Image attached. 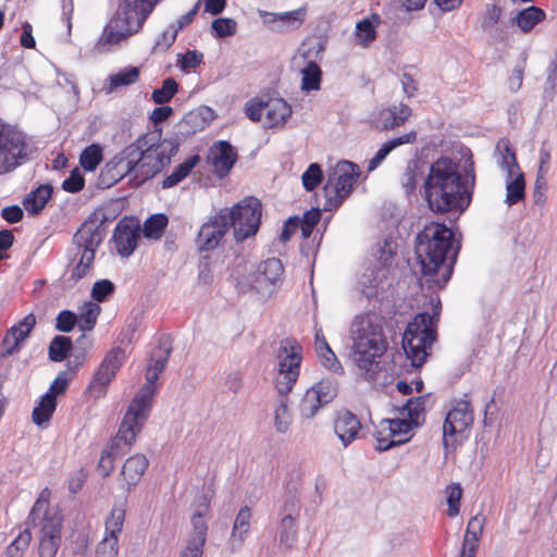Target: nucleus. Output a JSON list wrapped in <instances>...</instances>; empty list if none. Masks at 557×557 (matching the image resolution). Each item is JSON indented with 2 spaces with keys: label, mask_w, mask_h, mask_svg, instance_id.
Instances as JSON below:
<instances>
[{
  "label": "nucleus",
  "mask_w": 557,
  "mask_h": 557,
  "mask_svg": "<svg viewBox=\"0 0 557 557\" xmlns=\"http://www.w3.org/2000/svg\"><path fill=\"white\" fill-rule=\"evenodd\" d=\"M351 360L368 379L383 385L391 384L401 375L403 356H392V367L380 368L388 343L379 317L372 313L357 315L350 326Z\"/></svg>",
  "instance_id": "1"
},
{
  "label": "nucleus",
  "mask_w": 557,
  "mask_h": 557,
  "mask_svg": "<svg viewBox=\"0 0 557 557\" xmlns=\"http://www.w3.org/2000/svg\"><path fill=\"white\" fill-rule=\"evenodd\" d=\"M457 253L453 231L444 224L425 225L417 236L416 257L421 273L436 288L449 281Z\"/></svg>",
  "instance_id": "2"
},
{
  "label": "nucleus",
  "mask_w": 557,
  "mask_h": 557,
  "mask_svg": "<svg viewBox=\"0 0 557 557\" xmlns=\"http://www.w3.org/2000/svg\"><path fill=\"white\" fill-rule=\"evenodd\" d=\"M424 193L434 212L465 211L471 202V193L467 183L462 182L458 163L447 157L431 164Z\"/></svg>",
  "instance_id": "3"
},
{
  "label": "nucleus",
  "mask_w": 557,
  "mask_h": 557,
  "mask_svg": "<svg viewBox=\"0 0 557 557\" xmlns=\"http://www.w3.org/2000/svg\"><path fill=\"white\" fill-rule=\"evenodd\" d=\"M170 352L171 349L165 345H159L152 350L146 371V382L127 407L119 428V440H123L127 444L136 442L150 416L158 389L157 381L168 363Z\"/></svg>",
  "instance_id": "4"
},
{
  "label": "nucleus",
  "mask_w": 557,
  "mask_h": 557,
  "mask_svg": "<svg viewBox=\"0 0 557 557\" xmlns=\"http://www.w3.org/2000/svg\"><path fill=\"white\" fill-rule=\"evenodd\" d=\"M424 405L422 396L410 398L399 409V418L381 420L375 431V448L385 451L409 442L424 422Z\"/></svg>",
  "instance_id": "5"
},
{
  "label": "nucleus",
  "mask_w": 557,
  "mask_h": 557,
  "mask_svg": "<svg viewBox=\"0 0 557 557\" xmlns=\"http://www.w3.org/2000/svg\"><path fill=\"white\" fill-rule=\"evenodd\" d=\"M433 313H418L403 334V349L411 366L420 368L430 355L435 341V322L440 315V299H431Z\"/></svg>",
  "instance_id": "6"
},
{
  "label": "nucleus",
  "mask_w": 557,
  "mask_h": 557,
  "mask_svg": "<svg viewBox=\"0 0 557 557\" xmlns=\"http://www.w3.org/2000/svg\"><path fill=\"white\" fill-rule=\"evenodd\" d=\"M131 147L137 154L136 180L145 182L159 173L171 160L177 148L170 141H160L154 133L139 136Z\"/></svg>",
  "instance_id": "7"
},
{
  "label": "nucleus",
  "mask_w": 557,
  "mask_h": 557,
  "mask_svg": "<svg viewBox=\"0 0 557 557\" xmlns=\"http://www.w3.org/2000/svg\"><path fill=\"white\" fill-rule=\"evenodd\" d=\"M104 222L96 214L90 215L79 226L73 237V244L75 247V257L79 260L77 264L72 269L71 277L74 281L83 278L90 270L96 250L104 239Z\"/></svg>",
  "instance_id": "8"
},
{
  "label": "nucleus",
  "mask_w": 557,
  "mask_h": 557,
  "mask_svg": "<svg viewBox=\"0 0 557 557\" xmlns=\"http://www.w3.org/2000/svg\"><path fill=\"white\" fill-rule=\"evenodd\" d=\"M359 176L358 166L349 161L338 162L329 173L323 187L325 202L324 211L337 209L349 196Z\"/></svg>",
  "instance_id": "9"
},
{
  "label": "nucleus",
  "mask_w": 557,
  "mask_h": 557,
  "mask_svg": "<svg viewBox=\"0 0 557 557\" xmlns=\"http://www.w3.org/2000/svg\"><path fill=\"white\" fill-rule=\"evenodd\" d=\"M394 256L395 245L393 242L383 240L377 244L375 258L379 264L366 269L358 280V288L367 298L375 296L377 289L388 283Z\"/></svg>",
  "instance_id": "10"
},
{
  "label": "nucleus",
  "mask_w": 557,
  "mask_h": 557,
  "mask_svg": "<svg viewBox=\"0 0 557 557\" xmlns=\"http://www.w3.org/2000/svg\"><path fill=\"white\" fill-rule=\"evenodd\" d=\"M33 150L25 134L0 122V175L25 163Z\"/></svg>",
  "instance_id": "11"
},
{
  "label": "nucleus",
  "mask_w": 557,
  "mask_h": 557,
  "mask_svg": "<svg viewBox=\"0 0 557 557\" xmlns=\"http://www.w3.org/2000/svg\"><path fill=\"white\" fill-rule=\"evenodd\" d=\"M302 359V347L295 339L282 341L277 351V371L274 379L281 395L288 394L296 384Z\"/></svg>",
  "instance_id": "12"
},
{
  "label": "nucleus",
  "mask_w": 557,
  "mask_h": 557,
  "mask_svg": "<svg viewBox=\"0 0 557 557\" xmlns=\"http://www.w3.org/2000/svg\"><path fill=\"white\" fill-rule=\"evenodd\" d=\"M159 0H123L107 25L122 32L126 39L137 34Z\"/></svg>",
  "instance_id": "13"
},
{
  "label": "nucleus",
  "mask_w": 557,
  "mask_h": 557,
  "mask_svg": "<svg viewBox=\"0 0 557 557\" xmlns=\"http://www.w3.org/2000/svg\"><path fill=\"white\" fill-rule=\"evenodd\" d=\"M225 210L226 216H228L227 223L233 226L234 236L237 242H243L258 232L262 208L257 198H246L231 210Z\"/></svg>",
  "instance_id": "14"
},
{
  "label": "nucleus",
  "mask_w": 557,
  "mask_h": 557,
  "mask_svg": "<svg viewBox=\"0 0 557 557\" xmlns=\"http://www.w3.org/2000/svg\"><path fill=\"white\" fill-rule=\"evenodd\" d=\"M210 505L211 496L208 494H202L196 498L190 517L191 531L180 557H202L207 541V519L210 513Z\"/></svg>",
  "instance_id": "15"
},
{
  "label": "nucleus",
  "mask_w": 557,
  "mask_h": 557,
  "mask_svg": "<svg viewBox=\"0 0 557 557\" xmlns=\"http://www.w3.org/2000/svg\"><path fill=\"white\" fill-rule=\"evenodd\" d=\"M473 423V413L470 403L457 401L448 411L443 424V444L446 450L455 449L468 437V432Z\"/></svg>",
  "instance_id": "16"
},
{
  "label": "nucleus",
  "mask_w": 557,
  "mask_h": 557,
  "mask_svg": "<svg viewBox=\"0 0 557 557\" xmlns=\"http://www.w3.org/2000/svg\"><path fill=\"white\" fill-rule=\"evenodd\" d=\"M124 361L125 351L121 347H113L107 352L88 385L87 391L90 397L99 399L106 396L109 385L114 380Z\"/></svg>",
  "instance_id": "17"
},
{
  "label": "nucleus",
  "mask_w": 557,
  "mask_h": 557,
  "mask_svg": "<svg viewBox=\"0 0 557 557\" xmlns=\"http://www.w3.org/2000/svg\"><path fill=\"white\" fill-rule=\"evenodd\" d=\"M62 516L47 510L39 524V557H55L62 542Z\"/></svg>",
  "instance_id": "18"
},
{
  "label": "nucleus",
  "mask_w": 557,
  "mask_h": 557,
  "mask_svg": "<svg viewBox=\"0 0 557 557\" xmlns=\"http://www.w3.org/2000/svg\"><path fill=\"white\" fill-rule=\"evenodd\" d=\"M125 522V509L113 507L104 521V535L96 549V557H117L119 541Z\"/></svg>",
  "instance_id": "19"
},
{
  "label": "nucleus",
  "mask_w": 557,
  "mask_h": 557,
  "mask_svg": "<svg viewBox=\"0 0 557 557\" xmlns=\"http://www.w3.org/2000/svg\"><path fill=\"white\" fill-rule=\"evenodd\" d=\"M336 394L337 385L333 380H321L305 393L299 405L300 417L313 418L321 407L332 401Z\"/></svg>",
  "instance_id": "20"
},
{
  "label": "nucleus",
  "mask_w": 557,
  "mask_h": 557,
  "mask_svg": "<svg viewBox=\"0 0 557 557\" xmlns=\"http://www.w3.org/2000/svg\"><path fill=\"white\" fill-rule=\"evenodd\" d=\"M283 264L276 258L268 259L258 265L251 277L249 288L263 296L271 295L283 281Z\"/></svg>",
  "instance_id": "21"
},
{
  "label": "nucleus",
  "mask_w": 557,
  "mask_h": 557,
  "mask_svg": "<svg viewBox=\"0 0 557 557\" xmlns=\"http://www.w3.org/2000/svg\"><path fill=\"white\" fill-rule=\"evenodd\" d=\"M136 156L137 154L131 145L125 147L103 166L101 171L103 181L108 184H113L132 174L136 180Z\"/></svg>",
  "instance_id": "22"
},
{
  "label": "nucleus",
  "mask_w": 557,
  "mask_h": 557,
  "mask_svg": "<svg viewBox=\"0 0 557 557\" xmlns=\"http://www.w3.org/2000/svg\"><path fill=\"white\" fill-rule=\"evenodd\" d=\"M227 218L226 210H220L202 224L197 238L200 250L210 251L218 247L230 227Z\"/></svg>",
  "instance_id": "23"
},
{
  "label": "nucleus",
  "mask_w": 557,
  "mask_h": 557,
  "mask_svg": "<svg viewBox=\"0 0 557 557\" xmlns=\"http://www.w3.org/2000/svg\"><path fill=\"white\" fill-rule=\"evenodd\" d=\"M259 16L261 17L264 25H267L271 30L277 33H287L299 28L306 17L305 9H296L287 12H268V11H259Z\"/></svg>",
  "instance_id": "24"
},
{
  "label": "nucleus",
  "mask_w": 557,
  "mask_h": 557,
  "mask_svg": "<svg viewBox=\"0 0 557 557\" xmlns=\"http://www.w3.org/2000/svg\"><path fill=\"white\" fill-rule=\"evenodd\" d=\"M139 239V224L133 219H122L115 226L113 243L116 252L122 257L131 256Z\"/></svg>",
  "instance_id": "25"
},
{
  "label": "nucleus",
  "mask_w": 557,
  "mask_h": 557,
  "mask_svg": "<svg viewBox=\"0 0 557 557\" xmlns=\"http://www.w3.org/2000/svg\"><path fill=\"white\" fill-rule=\"evenodd\" d=\"M236 161L237 152L227 141H218L209 149L208 163L212 166L214 174L221 178L230 173Z\"/></svg>",
  "instance_id": "26"
},
{
  "label": "nucleus",
  "mask_w": 557,
  "mask_h": 557,
  "mask_svg": "<svg viewBox=\"0 0 557 557\" xmlns=\"http://www.w3.org/2000/svg\"><path fill=\"white\" fill-rule=\"evenodd\" d=\"M36 324L33 313L25 315L18 323L11 326L7 332L3 342V354L12 355L20 349L21 344L28 337Z\"/></svg>",
  "instance_id": "27"
},
{
  "label": "nucleus",
  "mask_w": 557,
  "mask_h": 557,
  "mask_svg": "<svg viewBox=\"0 0 557 557\" xmlns=\"http://www.w3.org/2000/svg\"><path fill=\"white\" fill-rule=\"evenodd\" d=\"M252 510L249 506H243L235 516L231 534L228 537V546L232 552L242 548L251 530Z\"/></svg>",
  "instance_id": "28"
},
{
  "label": "nucleus",
  "mask_w": 557,
  "mask_h": 557,
  "mask_svg": "<svg viewBox=\"0 0 557 557\" xmlns=\"http://www.w3.org/2000/svg\"><path fill=\"white\" fill-rule=\"evenodd\" d=\"M148 466L149 461L143 454H135L127 458L121 470L122 487L131 492L140 482Z\"/></svg>",
  "instance_id": "29"
},
{
  "label": "nucleus",
  "mask_w": 557,
  "mask_h": 557,
  "mask_svg": "<svg viewBox=\"0 0 557 557\" xmlns=\"http://www.w3.org/2000/svg\"><path fill=\"white\" fill-rule=\"evenodd\" d=\"M361 430L359 419L350 411L344 410L336 414L334 420V432L344 447L357 440Z\"/></svg>",
  "instance_id": "30"
},
{
  "label": "nucleus",
  "mask_w": 557,
  "mask_h": 557,
  "mask_svg": "<svg viewBox=\"0 0 557 557\" xmlns=\"http://www.w3.org/2000/svg\"><path fill=\"white\" fill-rule=\"evenodd\" d=\"M418 134L416 131H410L400 136L394 137L387 141H385L380 149L375 152V154L368 162V171H374L385 159L386 157L396 148L416 143Z\"/></svg>",
  "instance_id": "31"
},
{
  "label": "nucleus",
  "mask_w": 557,
  "mask_h": 557,
  "mask_svg": "<svg viewBox=\"0 0 557 557\" xmlns=\"http://www.w3.org/2000/svg\"><path fill=\"white\" fill-rule=\"evenodd\" d=\"M410 107L404 103L394 104L379 113V123L382 129L389 131L404 125L411 116Z\"/></svg>",
  "instance_id": "32"
},
{
  "label": "nucleus",
  "mask_w": 557,
  "mask_h": 557,
  "mask_svg": "<svg viewBox=\"0 0 557 557\" xmlns=\"http://www.w3.org/2000/svg\"><path fill=\"white\" fill-rule=\"evenodd\" d=\"M140 77V69L128 65L108 76L103 89L112 94L122 88L134 85Z\"/></svg>",
  "instance_id": "33"
},
{
  "label": "nucleus",
  "mask_w": 557,
  "mask_h": 557,
  "mask_svg": "<svg viewBox=\"0 0 557 557\" xmlns=\"http://www.w3.org/2000/svg\"><path fill=\"white\" fill-rule=\"evenodd\" d=\"M314 348L322 366L333 373H341L343 367L331 349L321 327L315 326Z\"/></svg>",
  "instance_id": "34"
},
{
  "label": "nucleus",
  "mask_w": 557,
  "mask_h": 557,
  "mask_svg": "<svg viewBox=\"0 0 557 557\" xmlns=\"http://www.w3.org/2000/svg\"><path fill=\"white\" fill-rule=\"evenodd\" d=\"M292 115V107L282 98L265 103V122L270 127L284 125Z\"/></svg>",
  "instance_id": "35"
},
{
  "label": "nucleus",
  "mask_w": 557,
  "mask_h": 557,
  "mask_svg": "<svg viewBox=\"0 0 557 557\" xmlns=\"http://www.w3.org/2000/svg\"><path fill=\"white\" fill-rule=\"evenodd\" d=\"M52 196V187L48 184L39 185L29 191L23 199V208L28 214L37 215L46 207Z\"/></svg>",
  "instance_id": "36"
},
{
  "label": "nucleus",
  "mask_w": 557,
  "mask_h": 557,
  "mask_svg": "<svg viewBox=\"0 0 557 557\" xmlns=\"http://www.w3.org/2000/svg\"><path fill=\"white\" fill-rule=\"evenodd\" d=\"M127 41L128 39L125 38V35L122 32H117L112 26L106 24L101 35L95 44L94 50L99 54L113 52Z\"/></svg>",
  "instance_id": "37"
},
{
  "label": "nucleus",
  "mask_w": 557,
  "mask_h": 557,
  "mask_svg": "<svg viewBox=\"0 0 557 557\" xmlns=\"http://www.w3.org/2000/svg\"><path fill=\"white\" fill-rule=\"evenodd\" d=\"M496 162L506 176L512 175V173H521V169L517 162L516 153L510 148L509 143L502 139L497 143L495 151Z\"/></svg>",
  "instance_id": "38"
},
{
  "label": "nucleus",
  "mask_w": 557,
  "mask_h": 557,
  "mask_svg": "<svg viewBox=\"0 0 557 557\" xmlns=\"http://www.w3.org/2000/svg\"><path fill=\"white\" fill-rule=\"evenodd\" d=\"M381 24V18L377 14H371L356 24L355 37L356 41L367 47L376 38V28Z\"/></svg>",
  "instance_id": "39"
},
{
  "label": "nucleus",
  "mask_w": 557,
  "mask_h": 557,
  "mask_svg": "<svg viewBox=\"0 0 557 557\" xmlns=\"http://www.w3.org/2000/svg\"><path fill=\"white\" fill-rule=\"evenodd\" d=\"M280 545L286 549L293 548L298 541V518L282 516L278 523Z\"/></svg>",
  "instance_id": "40"
},
{
  "label": "nucleus",
  "mask_w": 557,
  "mask_h": 557,
  "mask_svg": "<svg viewBox=\"0 0 557 557\" xmlns=\"http://www.w3.org/2000/svg\"><path fill=\"white\" fill-rule=\"evenodd\" d=\"M505 185H506L505 202L509 207H511L524 199L525 180H524L523 172L518 173V174L512 173V175L506 176Z\"/></svg>",
  "instance_id": "41"
},
{
  "label": "nucleus",
  "mask_w": 557,
  "mask_h": 557,
  "mask_svg": "<svg viewBox=\"0 0 557 557\" xmlns=\"http://www.w3.org/2000/svg\"><path fill=\"white\" fill-rule=\"evenodd\" d=\"M134 444H135V442L132 444H127L123 440H119V433H117L116 436L112 441V446L110 447V449H104L100 456V460L98 463V469H99L100 473L103 476L110 475L114 469V460H115V457L119 455L117 450H119L120 446L123 445L127 449H129Z\"/></svg>",
  "instance_id": "42"
},
{
  "label": "nucleus",
  "mask_w": 557,
  "mask_h": 557,
  "mask_svg": "<svg viewBox=\"0 0 557 557\" xmlns=\"http://www.w3.org/2000/svg\"><path fill=\"white\" fill-rule=\"evenodd\" d=\"M200 157L198 154L190 156L183 163L178 164L173 172L168 175L163 182V188H171L181 183L184 178H186L191 170L199 163Z\"/></svg>",
  "instance_id": "43"
},
{
  "label": "nucleus",
  "mask_w": 557,
  "mask_h": 557,
  "mask_svg": "<svg viewBox=\"0 0 557 557\" xmlns=\"http://www.w3.org/2000/svg\"><path fill=\"white\" fill-rule=\"evenodd\" d=\"M545 18V12L537 7H529L527 9L521 10L516 16V23L518 27L528 33L532 30L535 25L542 22Z\"/></svg>",
  "instance_id": "44"
},
{
  "label": "nucleus",
  "mask_w": 557,
  "mask_h": 557,
  "mask_svg": "<svg viewBox=\"0 0 557 557\" xmlns=\"http://www.w3.org/2000/svg\"><path fill=\"white\" fill-rule=\"evenodd\" d=\"M101 311V308L98 304L92 301L85 302L78 310L77 315V325L79 330L86 332L91 331L96 325L98 315Z\"/></svg>",
  "instance_id": "45"
},
{
  "label": "nucleus",
  "mask_w": 557,
  "mask_h": 557,
  "mask_svg": "<svg viewBox=\"0 0 557 557\" xmlns=\"http://www.w3.org/2000/svg\"><path fill=\"white\" fill-rule=\"evenodd\" d=\"M55 408L57 400L50 395L45 394L33 410V422L38 426L47 424L55 411Z\"/></svg>",
  "instance_id": "46"
},
{
  "label": "nucleus",
  "mask_w": 557,
  "mask_h": 557,
  "mask_svg": "<svg viewBox=\"0 0 557 557\" xmlns=\"http://www.w3.org/2000/svg\"><path fill=\"white\" fill-rule=\"evenodd\" d=\"M301 90L306 92L319 90L322 71L315 62H309L301 71Z\"/></svg>",
  "instance_id": "47"
},
{
  "label": "nucleus",
  "mask_w": 557,
  "mask_h": 557,
  "mask_svg": "<svg viewBox=\"0 0 557 557\" xmlns=\"http://www.w3.org/2000/svg\"><path fill=\"white\" fill-rule=\"evenodd\" d=\"M103 159V149L99 144L87 146L79 156L81 166L87 171H95Z\"/></svg>",
  "instance_id": "48"
},
{
  "label": "nucleus",
  "mask_w": 557,
  "mask_h": 557,
  "mask_svg": "<svg viewBox=\"0 0 557 557\" xmlns=\"http://www.w3.org/2000/svg\"><path fill=\"white\" fill-rule=\"evenodd\" d=\"M292 424V414L286 400H280L273 411V425L276 432L286 433Z\"/></svg>",
  "instance_id": "49"
},
{
  "label": "nucleus",
  "mask_w": 557,
  "mask_h": 557,
  "mask_svg": "<svg viewBox=\"0 0 557 557\" xmlns=\"http://www.w3.org/2000/svg\"><path fill=\"white\" fill-rule=\"evenodd\" d=\"M168 223L169 219L165 214H153L145 222L143 233L145 237L159 239L168 226Z\"/></svg>",
  "instance_id": "50"
},
{
  "label": "nucleus",
  "mask_w": 557,
  "mask_h": 557,
  "mask_svg": "<svg viewBox=\"0 0 557 557\" xmlns=\"http://www.w3.org/2000/svg\"><path fill=\"white\" fill-rule=\"evenodd\" d=\"M72 348V341L66 336H55L49 345V358L52 361L61 362Z\"/></svg>",
  "instance_id": "51"
},
{
  "label": "nucleus",
  "mask_w": 557,
  "mask_h": 557,
  "mask_svg": "<svg viewBox=\"0 0 557 557\" xmlns=\"http://www.w3.org/2000/svg\"><path fill=\"white\" fill-rule=\"evenodd\" d=\"M203 63V53L198 50H187L178 53L176 59L177 67L185 73L196 70Z\"/></svg>",
  "instance_id": "52"
},
{
  "label": "nucleus",
  "mask_w": 557,
  "mask_h": 557,
  "mask_svg": "<svg viewBox=\"0 0 557 557\" xmlns=\"http://www.w3.org/2000/svg\"><path fill=\"white\" fill-rule=\"evenodd\" d=\"M178 85L174 78H166L163 81L162 86L152 91L151 99L157 104H164L169 102L177 92Z\"/></svg>",
  "instance_id": "53"
},
{
  "label": "nucleus",
  "mask_w": 557,
  "mask_h": 557,
  "mask_svg": "<svg viewBox=\"0 0 557 557\" xmlns=\"http://www.w3.org/2000/svg\"><path fill=\"white\" fill-rule=\"evenodd\" d=\"M446 502L448 505L447 515L453 518L459 515L460 500L462 497V488L459 483L449 484L446 490Z\"/></svg>",
  "instance_id": "54"
},
{
  "label": "nucleus",
  "mask_w": 557,
  "mask_h": 557,
  "mask_svg": "<svg viewBox=\"0 0 557 557\" xmlns=\"http://www.w3.org/2000/svg\"><path fill=\"white\" fill-rule=\"evenodd\" d=\"M177 37V28L175 25H169L156 39L152 52H165L175 42Z\"/></svg>",
  "instance_id": "55"
},
{
  "label": "nucleus",
  "mask_w": 557,
  "mask_h": 557,
  "mask_svg": "<svg viewBox=\"0 0 557 557\" xmlns=\"http://www.w3.org/2000/svg\"><path fill=\"white\" fill-rule=\"evenodd\" d=\"M323 178V172L318 163H311L301 175V181L307 191L315 189Z\"/></svg>",
  "instance_id": "56"
},
{
  "label": "nucleus",
  "mask_w": 557,
  "mask_h": 557,
  "mask_svg": "<svg viewBox=\"0 0 557 557\" xmlns=\"http://www.w3.org/2000/svg\"><path fill=\"white\" fill-rule=\"evenodd\" d=\"M212 33L216 38L233 36L237 30V23L233 18H216L211 24Z\"/></svg>",
  "instance_id": "57"
},
{
  "label": "nucleus",
  "mask_w": 557,
  "mask_h": 557,
  "mask_svg": "<svg viewBox=\"0 0 557 557\" xmlns=\"http://www.w3.org/2000/svg\"><path fill=\"white\" fill-rule=\"evenodd\" d=\"M30 540V532L28 530L22 531L8 546L7 553L9 557H21L24 550L28 547Z\"/></svg>",
  "instance_id": "58"
},
{
  "label": "nucleus",
  "mask_w": 557,
  "mask_h": 557,
  "mask_svg": "<svg viewBox=\"0 0 557 557\" xmlns=\"http://www.w3.org/2000/svg\"><path fill=\"white\" fill-rule=\"evenodd\" d=\"M75 371H62L58 374V376L54 379V381L51 383L48 392L46 395H50L57 400V397L59 395H62L70 382V380L73 377Z\"/></svg>",
  "instance_id": "59"
},
{
  "label": "nucleus",
  "mask_w": 557,
  "mask_h": 557,
  "mask_svg": "<svg viewBox=\"0 0 557 557\" xmlns=\"http://www.w3.org/2000/svg\"><path fill=\"white\" fill-rule=\"evenodd\" d=\"M484 521L485 519L481 515H476L473 518H471L470 521L468 522L463 541L479 544L484 527Z\"/></svg>",
  "instance_id": "60"
},
{
  "label": "nucleus",
  "mask_w": 557,
  "mask_h": 557,
  "mask_svg": "<svg viewBox=\"0 0 557 557\" xmlns=\"http://www.w3.org/2000/svg\"><path fill=\"white\" fill-rule=\"evenodd\" d=\"M114 292V284L109 280L97 281L91 288V297L94 300L101 302L107 300Z\"/></svg>",
  "instance_id": "61"
},
{
  "label": "nucleus",
  "mask_w": 557,
  "mask_h": 557,
  "mask_svg": "<svg viewBox=\"0 0 557 557\" xmlns=\"http://www.w3.org/2000/svg\"><path fill=\"white\" fill-rule=\"evenodd\" d=\"M281 517L298 518L300 516V499L296 495H287L282 504Z\"/></svg>",
  "instance_id": "62"
},
{
  "label": "nucleus",
  "mask_w": 557,
  "mask_h": 557,
  "mask_svg": "<svg viewBox=\"0 0 557 557\" xmlns=\"http://www.w3.org/2000/svg\"><path fill=\"white\" fill-rule=\"evenodd\" d=\"M417 163L410 162L401 176V185L407 194L412 193L417 187Z\"/></svg>",
  "instance_id": "63"
},
{
  "label": "nucleus",
  "mask_w": 557,
  "mask_h": 557,
  "mask_svg": "<svg viewBox=\"0 0 557 557\" xmlns=\"http://www.w3.org/2000/svg\"><path fill=\"white\" fill-rule=\"evenodd\" d=\"M76 323L77 315L72 311L64 310L58 314L55 327L61 332H70L73 330Z\"/></svg>",
  "instance_id": "64"
}]
</instances>
